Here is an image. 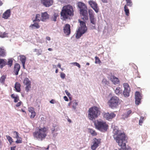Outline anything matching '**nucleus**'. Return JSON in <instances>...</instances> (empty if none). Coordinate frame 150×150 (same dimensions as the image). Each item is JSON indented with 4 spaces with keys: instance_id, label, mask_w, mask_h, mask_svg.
<instances>
[{
    "instance_id": "nucleus-1",
    "label": "nucleus",
    "mask_w": 150,
    "mask_h": 150,
    "mask_svg": "<svg viewBox=\"0 0 150 150\" xmlns=\"http://www.w3.org/2000/svg\"><path fill=\"white\" fill-rule=\"evenodd\" d=\"M113 137L119 146H126L127 138L124 132L117 130L114 134Z\"/></svg>"
},
{
    "instance_id": "nucleus-35",
    "label": "nucleus",
    "mask_w": 150,
    "mask_h": 150,
    "mask_svg": "<svg viewBox=\"0 0 150 150\" xmlns=\"http://www.w3.org/2000/svg\"><path fill=\"white\" fill-rule=\"evenodd\" d=\"M6 78V76L3 75L0 78V82L2 83H4Z\"/></svg>"
},
{
    "instance_id": "nucleus-13",
    "label": "nucleus",
    "mask_w": 150,
    "mask_h": 150,
    "mask_svg": "<svg viewBox=\"0 0 150 150\" xmlns=\"http://www.w3.org/2000/svg\"><path fill=\"white\" fill-rule=\"evenodd\" d=\"M115 115L114 113L112 112L110 113H105L104 114V117L107 120H109L112 119L115 116Z\"/></svg>"
},
{
    "instance_id": "nucleus-56",
    "label": "nucleus",
    "mask_w": 150,
    "mask_h": 150,
    "mask_svg": "<svg viewBox=\"0 0 150 150\" xmlns=\"http://www.w3.org/2000/svg\"><path fill=\"white\" fill-rule=\"evenodd\" d=\"M13 135L15 136V137H16V136H17V135L18 134V133L16 131H14L13 132Z\"/></svg>"
},
{
    "instance_id": "nucleus-59",
    "label": "nucleus",
    "mask_w": 150,
    "mask_h": 150,
    "mask_svg": "<svg viewBox=\"0 0 150 150\" xmlns=\"http://www.w3.org/2000/svg\"><path fill=\"white\" fill-rule=\"evenodd\" d=\"M102 1L105 3H106L108 2V0H101Z\"/></svg>"
},
{
    "instance_id": "nucleus-45",
    "label": "nucleus",
    "mask_w": 150,
    "mask_h": 150,
    "mask_svg": "<svg viewBox=\"0 0 150 150\" xmlns=\"http://www.w3.org/2000/svg\"><path fill=\"white\" fill-rule=\"evenodd\" d=\"M95 63L96 64H100L101 63V61L99 57L97 56H96L95 57Z\"/></svg>"
},
{
    "instance_id": "nucleus-5",
    "label": "nucleus",
    "mask_w": 150,
    "mask_h": 150,
    "mask_svg": "<svg viewBox=\"0 0 150 150\" xmlns=\"http://www.w3.org/2000/svg\"><path fill=\"white\" fill-rule=\"evenodd\" d=\"M121 100L116 96H113L109 99L107 102V104L109 108L114 109L117 108L121 104Z\"/></svg>"
},
{
    "instance_id": "nucleus-26",
    "label": "nucleus",
    "mask_w": 150,
    "mask_h": 150,
    "mask_svg": "<svg viewBox=\"0 0 150 150\" xmlns=\"http://www.w3.org/2000/svg\"><path fill=\"white\" fill-rule=\"evenodd\" d=\"M132 112V111L131 110H127L126 113H124L123 115V117L125 118L128 117L129 116L130 114Z\"/></svg>"
},
{
    "instance_id": "nucleus-58",
    "label": "nucleus",
    "mask_w": 150,
    "mask_h": 150,
    "mask_svg": "<svg viewBox=\"0 0 150 150\" xmlns=\"http://www.w3.org/2000/svg\"><path fill=\"white\" fill-rule=\"evenodd\" d=\"M64 99L66 101H68L69 100V99L66 96H64Z\"/></svg>"
},
{
    "instance_id": "nucleus-48",
    "label": "nucleus",
    "mask_w": 150,
    "mask_h": 150,
    "mask_svg": "<svg viewBox=\"0 0 150 150\" xmlns=\"http://www.w3.org/2000/svg\"><path fill=\"white\" fill-rule=\"evenodd\" d=\"M31 88V85H26V86L25 88V91L28 92L30 91V88Z\"/></svg>"
},
{
    "instance_id": "nucleus-42",
    "label": "nucleus",
    "mask_w": 150,
    "mask_h": 150,
    "mask_svg": "<svg viewBox=\"0 0 150 150\" xmlns=\"http://www.w3.org/2000/svg\"><path fill=\"white\" fill-rule=\"evenodd\" d=\"M126 2L127 6H129L130 7L132 6V4L131 0H125Z\"/></svg>"
},
{
    "instance_id": "nucleus-57",
    "label": "nucleus",
    "mask_w": 150,
    "mask_h": 150,
    "mask_svg": "<svg viewBox=\"0 0 150 150\" xmlns=\"http://www.w3.org/2000/svg\"><path fill=\"white\" fill-rule=\"evenodd\" d=\"M65 92L66 93L67 95L68 96H69L70 95V94L69 93L68 91L67 90L65 91Z\"/></svg>"
},
{
    "instance_id": "nucleus-54",
    "label": "nucleus",
    "mask_w": 150,
    "mask_h": 150,
    "mask_svg": "<svg viewBox=\"0 0 150 150\" xmlns=\"http://www.w3.org/2000/svg\"><path fill=\"white\" fill-rule=\"evenodd\" d=\"M123 86L125 88H125H129L128 84L127 83H125L123 84Z\"/></svg>"
},
{
    "instance_id": "nucleus-53",
    "label": "nucleus",
    "mask_w": 150,
    "mask_h": 150,
    "mask_svg": "<svg viewBox=\"0 0 150 150\" xmlns=\"http://www.w3.org/2000/svg\"><path fill=\"white\" fill-rule=\"evenodd\" d=\"M74 65L78 67L79 68H80L81 67V66L77 62H73L72 63Z\"/></svg>"
},
{
    "instance_id": "nucleus-12",
    "label": "nucleus",
    "mask_w": 150,
    "mask_h": 150,
    "mask_svg": "<svg viewBox=\"0 0 150 150\" xmlns=\"http://www.w3.org/2000/svg\"><path fill=\"white\" fill-rule=\"evenodd\" d=\"M63 32L66 35H69L71 33L70 25L69 24H66L63 27Z\"/></svg>"
},
{
    "instance_id": "nucleus-60",
    "label": "nucleus",
    "mask_w": 150,
    "mask_h": 150,
    "mask_svg": "<svg viewBox=\"0 0 150 150\" xmlns=\"http://www.w3.org/2000/svg\"><path fill=\"white\" fill-rule=\"evenodd\" d=\"M50 103L52 104H54V100L53 99H52L50 101Z\"/></svg>"
},
{
    "instance_id": "nucleus-20",
    "label": "nucleus",
    "mask_w": 150,
    "mask_h": 150,
    "mask_svg": "<svg viewBox=\"0 0 150 150\" xmlns=\"http://www.w3.org/2000/svg\"><path fill=\"white\" fill-rule=\"evenodd\" d=\"M21 85L18 82H16L15 84L14 88L15 89L16 91L20 92L21 91Z\"/></svg>"
},
{
    "instance_id": "nucleus-11",
    "label": "nucleus",
    "mask_w": 150,
    "mask_h": 150,
    "mask_svg": "<svg viewBox=\"0 0 150 150\" xmlns=\"http://www.w3.org/2000/svg\"><path fill=\"white\" fill-rule=\"evenodd\" d=\"M87 10V7L85 9L80 10L79 11L80 14L83 16V19L86 20H87L88 19Z\"/></svg>"
},
{
    "instance_id": "nucleus-64",
    "label": "nucleus",
    "mask_w": 150,
    "mask_h": 150,
    "mask_svg": "<svg viewBox=\"0 0 150 150\" xmlns=\"http://www.w3.org/2000/svg\"><path fill=\"white\" fill-rule=\"evenodd\" d=\"M17 139H19V138H20L19 137V134H18V135H17V136H16V137H15Z\"/></svg>"
},
{
    "instance_id": "nucleus-6",
    "label": "nucleus",
    "mask_w": 150,
    "mask_h": 150,
    "mask_svg": "<svg viewBox=\"0 0 150 150\" xmlns=\"http://www.w3.org/2000/svg\"><path fill=\"white\" fill-rule=\"evenodd\" d=\"M79 21L80 23V27L77 31L76 34V38L77 39L80 38L83 34H84L87 31V28L86 26V23L84 22L80 21L79 20Z\"/></svg>"
},
{
    "instance_id": "nucleus-40",
    "label": "nucleus",
    "mask_w": 150,
    "mask_h": 150,
    "mask_svg": "<svg viewBox=\"0 0 150 150\" xmlns=\"http://www.w3.org/2000/svg\"><path fill=\"white\" fill-rule=\"evenodd\" d=\"M24 83L26 85H31V82L28 78L25 79L24 80Z\"/></svg>"
},
{
    "instance_id": "nucleus-22",
    "label": "nucleus",
    "mask_w": 150,
    "mask_h": 150,
    "mask_svg": "<svg viewBox=\"0 0 150 150\" xmlns=\"http://www.w3.org/2000/svg\"><path fill=\"white\" fill-rule=\"evenodd\" d=\"M29 27L32 29H38L40 28V26L39 23L36 22L34 23V24H32L29 26Z\"/></svg>"
},
{
    "instance_id": "nucleus-46",
    "label": "nucleus",
    "mask_w": 150,
    "mask_h": 150,
    "mask_svg": "<svg viewBox=\"0 0 150 150\" xmlns=\"http://www.w3.org/2000/svg\"><path fill=\"white\" fill-rule=\"evenodd\" d=\"M144 120L145 118L144 117H141L139 121V125H142V123L143 122V121Z\"/></svg>"
},
{
    "instance_id": "nucleus-50",
    "label": "nucleus",
    "mask_w": 150,
    "mask_h": 150,
    "mask_svg": "<svg viewBox=\"0 0 150 150\" xmlns=\"http://www.w3.org/2000/svg\"><path fill=\"white\" fill-rule=\"evenodd\" d=\"M141 99L140 98H135V104L137 105H138L140 103V100Z\"/></svg>"
},
{
    "instance_id": "nucleus-9",
    "label": "nucleus",
    "mask_w": 150,
    "mask_h": 150,
    "mask_svg": "<svg viewBox=\"0 0 150 150\" xmlns=\"http://www.w3.org/2000/svg\"><path fill=\"white\" fill-rule=\"evenodd\" d=\"M40 2L42 4L46 7H49L52 5L53 3V0H41Z\"/></svg>"
},
{
    "instance_id": "nucleus-55",
    "label": "nucleus",
    "mask_w": 150,
    "mask_h": 150,
    "mask_svg": "<svg viewBox=\"0 0 150 150\" xmlns=\"http://www.w3.org/2000/svg\"><path fill=\"white\" fill-rule=\"evenodd\" d=\"M22 103V102L21 101H20L19 102H18V103L16 105V106L17 107H19L21 105Z\"/></svg>"
},
{
    "instance_id": "nucleus-41",
    "label": "nucleus",
    "mask_w": 150,
    "mask_h": 150,
    "mask_svg": "<svg viewBox=\"0 0 150 150\" xmlns=\"http://www.w3.org/2000/svg\"><path fill=\"white\" fill-rule=\"evenodd\" d=\"M6 137L9 143L10 144H11V143L13 142V139L12 138L9 136L6 135Z\"/></svg>"
},
{
    "instance_id": "nucleus-4",
    "label": "nucleus",
    "mask_w": 150,
    "mask_h": 150,
    "mask_svg": "<svg viewBox=\"0 0 150 150\" xmlns=\"http://www.w3.org/2000/svg\"><path fill=\"white\" fill-rule=\"evenodd\" d=\"M100 108L96 106H93L89 108L88 111V117L91 120H93L100 115Z\"/></svg>"
},
{
    "instance_id": "nucleus-14",
    "label": "nucleus",
    "mask_w": 150,
    "mask_h": 150,
    "mask_svg": "<svg viewBox=\"0 0 150 150\" xmlns=\"http://www.w3.org/2000/svg\"><path fill=\"white\" fill-rule=\"evenodd\" d=\"M11 11L10 9H8L5 11L3 14L2 17L5 19H8L11 15Z\"/></svg>"
},
{
    "instance_id": "nucleus-18",
    "label": "nucleus",
    "mask_w": 150,
    "mask_h": 150,
    "mask_svg": "<svg viewBox=\"0 0 150 150\" xmlns=\"http://www.w3.org/2000/svg\"><path fill=\"white\" fill-rule=\"evenodd\" d=\"M110 80L115 85L118 84L120 82L119 79L114 76H111Z\"/></svg>"
},
{
    "instance_id": "nucleus-30",
    "label": "nucleus",
    "mask_w": 150,
    "mask_h": 150,
    "mask_svg": "<svg viewBox=\"0 0 150 150\" xmlns=\"http://www.w3.org/2000/svg\"><path fill=\"white\" fill-rule=\"evenodd\" d=\"M6 55V52L4 49L0 47V56L4 57Z\"/></svg>"
},
{
    "instance_id": "nucleus-17",
    "label": "nucleus",
    "mask_w": 150,
    "mask_h": 150,
    "mask_svg": "<svg viewBox=\"0 0 150 150\" xmlns=\"http://www.w3.org/2000/svg\"><path fill=\"white\" fill-rule=\"evenodd\" d=\"M28 111L31 113L30 117L31 118H33L36 115V112H35L34 108L31 107L28 108Z\"/></svg>"
},
{
    "instance_id": "nucleus-27",
    "label": "nucleus",
    "mask_w": 150,
    "mask_h": 150,
    "mask_svg": "<svg viewBox=\"0 0 150 150\" xmlns=\"http://www.w3.org/2000/svg\"><path fill=\"white\" fill-rule=\"evenodd\" d=\"M124 11L125 15L127 16H129V9L127 6V5H125L124 7Z\"/></svg>"
},
{
    "instance_id": "nucleus-28",
    "label": "nucleus",
    "mask_w": 150,
    "mask_h": 150,
    "mask_svg": "<svg viewBox=\"0 0 150 150\" xmlns=\"http://www.w3.org/2000/svg\"><path fill=\"white\" fill-rule=\"evenodd\" d=\"M88 131L92 136H96L97 135V133L95 131L92 129H89Z\"/></svg>"
},
{
    "instance_id": "nucleus-38",
    "label": "nucleus",
    "mask_w": 150,
    "mask_h": 150,
    "mask_svg": "<svg viewBox=\"0 0 150 150\" xmlns=\"http://www.w3.org/2000/svg\"><path fill=\"white\" fill-rule=\"evenodd\" d=\"M72 105L74 109H75L77 105L78 104L76 100H74L72 101Z\"/></svg>"
},
{
    "instance_id": "nucleus-2",
    "label": "nucleus",
    "mask_w": 150,
    "mask_h": 150,
    "mask_svg": "<svg viewBox=\"0 0 150 150\" xmlns=\"http://www.w3.org/2000/svg\"><path fill=\"white\" fill-rule=\"evenodd\" d=\"M74 15V10L73 7L70 5L64 6L62 8L61 12V19L65 20L70 16Z\"/></svg>"
},
{
    "instance_id": "nucleus-31",
    "label": "nucleus",
    "mask_w": 150,
    "mask_h": 150,
    "mask_svg": "<svg viewBox=\"0 0 150 150\" xmlns=\"http://www.w3.org/2000/svg\"><path fill=\"white\" fill-rule=\"evenodd\" d=\"M121 147V148H119L118 150L115 149L114 150H131L132 149L131 147L129 146L128 147H126V146Z\"/></svg>"
},
{
    "instance_id": "nucleus-49",
    "label": "nucleus",
    "mask_w": 150,
    "mask_h": 150,
    "mask_svg": "<svg viewBox=\"0 0 150 150\" xmlns=\"http://www.w3.org/2000/svg\"><path fill=\"white\" fill-rule=\"evenodd\" d=\"M60 76L61 78L62 79H64L66 76L65 74L63 72H60Z\"/></svg>"
},
{
    "instance_id": "nucleus-39",
    "label": "nucleus",
    "mask_w": 150,
    "mask_h": 150,
    "mask_svg": "<svg viewBox=\"0 0 150 150\" xmlns=\"http://www.w3.org/2000/svg\"><path fill=\"white\" fill-rule=\"evenodd\" d=\"M91 23L92 24L95 25L96 24V20L94 18V16L89 17Z\"/></svg>"
},
{
    "instance_id": "nucleus-21",
    "label": "nucleus",
    "mask_w": 150,
    "mask_h": 150,
    "mask_svg": "<svg viewBox=\"0 0 150 150\" xmlns=\"http://www.w3.org/2000/svg\"><path fill=\"white\" fill-rule=\"evenodd\" d=\"M7 65L6 61L5 59H0V68L2 69L3 67Z\"/></svg>"
},
{
    "instance_id": "nucleus-37",
    "label": "nucleus",
    "mask_w": 150,
    "mask_h": 150,
    "mask_svg": "<svg viewBox=\"0 0 150 150\" xmlns=\"http://www.w3.org/2000/svg\"><path fill=\"white\" fill-rule=\"evenodd\" d=\"M58 16L59 15L58 13H54L52 17V20L54 21H56L57 18Z\"/></svg>"
},
{
    "instance_id": "nucleus-52",
    "label": "nucleus",
    "mask_w": 150,
    "mask_h": 150,
    "mask_svg": "<svg viewBox=\"0 0 150 150\" xmlns=\"http://www.w3.org/2000/svg\"><path fill=\"white\" fill-rule=\"evenodd\" d=\"M22 142V139L21 138H20L19 139H17L16 141V143H21Z\"/></svg>"
},
{
    "instance_id": "nucleus-7",
    "label": "nucleus",
    "mask_w": 150,
    "mask_h": 150,
    "mask_svg": "<svg viewBox=\"0 0 150 150\" xmlns=\"http://www.w3.org/2000/svg\"><path fill=\"white\" fill-rule=\"evenodd\" d=\"M96 128L100 131L105 132L107 131L108 125L105 122L102 121H97L94 123Z\"/></svg>"
},
{
    "instance_id": "nucleus-29",
    "label": "nucleus",
    "mask_w": 150,
    "mask_h": 150,
    "mask_svg": "<svg viewBox=\"0 0 150 150\" xmlns=\"http://www.w3.org/2000/svg\"><path fill=\"white\" fill-rule=\"evenodd\" d=\"M20 57V60L21 62L22 63L25 64L26 61V57L25 56L23 55H21L19 56Z\"/></svg>"
},
{
    "instance_id": "nucleus-33",
    "label": "nucleus",
    "mask_w": 150,
    "mask_h": 150,
    "mask_svg": "<svg viewBox=\"0 0 150 150\" xmlns=\"http://www.w3.org/2000/svg\"><path fill=\"white\" fill-rule=\"evenodd\" d=\"M115 92L116 94L118 95L122 93V91L120 87H117L115 90Z\"/></svg>"
},
{
    "instance_id": "nucleus-47",
    "label": "nucleus",
    "mask_w": 150,
    "mask_h": 150,
    "mask_svg": "<svg viewBox=\"0 0 150 150\" xmlns=\"http://www.w3.org/2000/svg\"><path fill=\"white\" fill-rule=\"evenodd\" d=\"M34 51L37 52L36 54L38 56L41 55L42 52V51H39V50H38L36 49H34Z\"/></svg>"
},
{
    "instance_id": "nucleus-43",
    "label": "nucleus",
    "mask_w": 150,
    "mask_h": 150,
    "mask_svg": "<svg viewBox=\"0 0 150 150\" xmlns=\"http://www.w3.org/2000/svg\"><path fill=\"white\" fill-rule=\"evenodd\" d=\"M0 37L2 38L8 37V33H6L5 32L1 33H0Z\"/></svg>"
},
{
    "instance_id": "nucleus-63",
    "label": "nucleus",
    "mask_w": 150,
    "mask_h": 150,
    "mask_svg": "<svg viewBox=\"0 0 150 150\" xmlns=\"http://www.w3.org/2000/svg\"><path fill=\"white\" fill-rule=\"evenodd\" d=\"M57 66L60 68H61V65L60 63H58L57 65Z\"/></svg>"
},
{
    "instance_id": "nucleus-24",
    "label": "nucleus",
    "mask_w": 150,
    "mask_h": 150,
    "mask_svg": "<svg viewBox=\"0 0 150 150\" xmlns=\"http://www.w3.org/2000/svg\"><path fill=\"white\" fill-rule=\"evenodd\" d=\"M59 130V128L58 127H57L55 128V127H54V128H52L51 129V132L53 134V136L55 137L56 136L57 134V133H56L54 134L55 132H57V131Z\"/></svg>"
},
{
    "instance_id": "nucleus-44",
    "label": "nucleus",
    "mask_w": 150,
    "mask_h": 150,
    "mask_svg": "<svg viewBox=\"0 0 150 150\" xmlns=\"http://www.w3.org/2000/svg\"><path fill=\"white\" fill-rule=\"evenodd\" d=\"M88 13L89 17L94 16L93 11L92 9H89L88 10Z\"/></svg>"
},
{
    "instance_id": "nucleus-51",
    "label": "nucleus",
    "mask_w": 150,
    "mask_h": 150,
    "mask_svg": "<svg viewBox=\"0 0 150 150\" xmlns=\"http://www.w3.org/2000/svg\"><path fill=\"white\" fill-rule=\"evenodd\" d=\"M102 82L103 83L105 84L108 85L109 84V82L108 81H107L106 79H103Z\"/></svg>"
},
{
    "instance_id": "nucleus-25",
    "label": "nucleus",
    "mask_w": 150,
    "mask_h": 150,
    "mask_svg": "<svg viewBox=\"0 0 150 150\" xmlns=\"http://www.w3.org/2000/svg\"><path fill=\"white\" fill-rule=\"evenodd\" d=\"M130 91V88H128L124 89L123 93L125 97H127L129 96Z\"/></svg>"
},
{
    "instance_id": "nucleus-15",
    "label": "nucleus",
    "mask_w": 150,
    "mask_h": 150,
    "mask_svg": "<svg viewBox=\"0 0 150 150\" xmlns=\"http://www.w3.org/2000/svg\"><path fill=\"white\" fill-rule=\"evenodd\" d=\"M20 66L19 64L16 63L15 64L14 67V72L16 75L18 74V71L20 70Z\"/></svg>"
},
{
    "instance_id": "nucleus-16",
    "label": "nucleus",
    "mask_w": 150,
    "mask_h": 150,
    "mask_svg": "<svg viewBox=\"0 0 150 150\" xmlns=\"http://www.w3.org/2000/svg\"><path fill=\"white\" fill-rule=\"evenodd\" d=\"M48 18L49 15L47 12L41 13V18L40 19L41 21H44Z\"/></svg>"
},
{
    "instance_id": "nucleus-3",
    "label": "nucleus",
    "mask_w": 150,
    "mask_h": 150,
    "mask_svg": "<svg viewBox=\"0 0 150 150\" xmlns=\"http://www.w3.org/2000/svg\"><path fill=\"white\" fill-rule=\"evenodd\" d=\"M47 131L48 129L45 127L38 128L33 132L34 137L38 140L42 141L47 136Z\"/></svg>"
},
{
    "instance_id": "nucleus-23",
    "label": "nucleus",
    "mask_w": 150,
    "mask_h": 150,
    "mask_svg": "<svg viewBox=\"0 0 150 150\" xmlns=\"http://www.w3.org/2000/svg\"><path fill=\"white\" fill-rule=\"evenodd\" d=\"M11 97L14 99V102L15 103H17L19 100V97L17 95H15L14 94H12L11 95Z\"/></svg>"
},
{
    "instance_id": "nucleus-62",
    "label": "nucleus",
    "mask_w": 150,
    "mask_h": 150,
    "mask_svg": "<svg viewBox=\"0 0 150 150\" xmlns=\"http://www.w3.org/2000/svg\"><path fill=\"white\" fill-rule=\"evenodd\" d=\"M46 39L47 40H49V41L50 40V39H51L49 37H48V36L46 38Z\"/></svg>"
},
{
    "instance_id": "nucleus-32",
    "label": "nucleus",
    "mask_w": 150,
    "mask_h": 150,
    "mask_svg": "<svg viewBox=\"0 0 150 150\" xmlns=\"http://www.w3.org/2000/svg\"><path fill=\"white\" fill-rule=\"evenodd\" d=\"M40 14H36V16L35 19V20L33 21V22L37 21L39 22L41 20L40 19L41 18V16Z\"/></svg>"
},
{
    "instance_id": "nucleus-36",
    "label": "nucleus",
    "mask_w": 150,
    "mask_h": 150,
    "mask_svg": "<svg viewBox=\"0 0 150 150\" xmlns=\"http://www.w3.org/2000/svg\"><path fill=\"white\" fill-rule=\"evenodd\" d=\"M140 98L142 99V96L139 92L137 91L135 94V98Z\"/></svg>"
},
{
    "instance_id": "nucleus-8",
    "label": "nucleus",
    "mask_w": 150,
    "mask_h": 150,
    "mask_svg": "<svg viewBox=\"0 0 150 150\" xmlns=\"http://www.w3.org/2000/svg\"><path fill=\"white\" fill-rule=\"evenodd\" d=\"M101 142V139H97L96 138L93 139L92 144L91 146V149L92 150H95L99 146Z\"/></svg>"
},
{
    "instance_id": "nucleus-61",
    "label": "nucleus",
    "mask_w": 150,
    "mask_h": 150,
    "mask_svg": "<svg viewBox=\"0 0 150 150\" xmlns=\"http://www.w3.org/2000/svg\"><path fill=\"white\" fill-rule=\"evenodd\" d=\"M16 146L12 147L11 148L10 150H15Z\"/></svg>"
},
{
    "instance_id": "nucleus-34",
    "label": "nucleus",
    "mask_w": 150,
    "mask_h": 150,
    "mask_svg": "<svg viewBox=\"0 0 150 150\" xmlns=\"http://www.w3.org/2000/svg\"><path fill=\"white\" fill-rule=\"evenodd\" d=\"M13 61L11 59H8V61L7 62V65L8 67H11L13 64Z\"/></svg>"
},
{
    "instance_id": "nucleus-19",
    "label": "nucleus",
    "mask_w": 150,
    "mask_h": 150,
    "mask_svg": "<svg viewBox=\"0 0 150 150\" xmlns=\"http://www.w3.org/2000/svg\"><path fill=\"white\" fill-rule=\"evenodd\" d=\"M78 7L79 8L80 10L81 9H85V8L87 7L86 5L81 2H79L77 4Z\"/></svg>"
},
{
    "instance_id": "nucleus-10",
    "label": "nucleus",
    "mask_w": 150,
    "mask_h": 150,
    "mask_svg": "<svg viewBox=\"0 0 150 150\" xmlns=\"http://www.w3.org/2000/svg\"><path fill=\"white\" fill-rule=\"evenodd\" d=\"M89 4L91 7L94 10L96 13L98 12L99 8L97 4L93 0H90L88 2Z\"/></svg>"
}]
</instances>
